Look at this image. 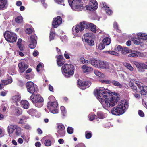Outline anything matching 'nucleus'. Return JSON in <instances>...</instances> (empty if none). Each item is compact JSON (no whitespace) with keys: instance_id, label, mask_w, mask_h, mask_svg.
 Listing matches in <instances>:
<instances>
[{"instance_id":"20e7f679","label":"nucleus","mask_w":147,"mask_h":147,"mask_svg":"<svg viewBox=\"0 0 147 147\" xmlns=\"http://www.w3.org/2000/svg\"><path fill=\"white\" fill-rule=\"evenodd\" d=\"M4 36L5 40L10 43H13L16 41L17 36L14 33L6 31L4 33Z\"/></svg>"},{"instance_id":"69168bd1","label":"nucleus","mask_w":147,"mask_h":147,"mask_svg":"<svg viewBox=\"0 0 147 147\" xmlns=\"http://www.w3.org/2000/svg\"><path fill=\"white\" fill-rule=\"evenodd\" d=\"M123 47H122L119 45H118L117 47V50L118 51H121V52H122V50H123Z\"/></svg>"},{"instance_id":"e2e57ef3","label":"nucleus","mask_w":147,"mask_h":147,"mask_svg":"<svg viewBox=\"0 0 147 147\" xmlns=\"http://www.w3.org/2000/svg\"><path fill=\"white\" fill-rule=\"evenodd\" d=\"M113 27L115 29L117 30H118V26L117 25V23L115 22L113 24Z\"/></svg>"},{"instance_id":"aec40b11","label":"nucleus","mask_w":147,"mask_h":147,"mask_svg":"<svg viewBox=\"0 0 147 147\" xmlns=\"http://www.w3.org/2000/svg\"><path fill=\"white\" fill-rule=\"evenodd\" d=\"M100 6L102 8H104L107 14L110 15L112 13V11L106 5V3L103 2L101 3Z\"/></svg>"},{"instance_id":"b1692460","label":"nucleus","mask_w":147,"mask_h":147,"mask_svg":"<svg viewBox=\"0 0 147 147\" xmlns=\"http://www.w3.org/2000/svg\"><path fill=\"white\" fill-rule=\"evenodd\" d=\"M138 84L135 83V82L134 80H131L129 82V85L132 89L136 91L137 89L136 86H138Z\"/></svg>"},{"instance_id":"6ab92c4d","label":"nucleus","mask_w":147,"mask_h":147,"mask_svg":"<svg viewBox=\"0 0 147 147\" xmlns=\"http://www.w3.org/2000/svg\"><path fill=\"white\" fill-rule=\"evenodd\" d=\"M8 5L7 0H0V10L6 9Z\"/></svg>"},{"instance_id":"37998d69","label":"nucleus","mask_w":147,"mask_h":147,"mask_svg":"<svg viewBox=\"0 0 147 147\" xmlns=\"http://www.w3.org/2000/svg\"><path fill=\"white\" fill-rule=\"evenodd\" d=\"M102 69H108L109 67V64L106 61H103L102 64Z\"/></svg>"},{"instance_id":"393cba45","label":"nucleus","mask_w":147,"mask_h":147,"mask_svg":"<svg viewBox=\"0 0 147 147\" xmlns=\"http://www.w3.org/2000/svg\"><path fill=\"white\" fill-rule=\"evenodd\" d=\"M63 59V57L62 55H59L57 59V63L59 66H61L64 63V62L62 61Z\"/></svg>"},{"instance_id":"6e6552de","label":"nucleus","mask_w":147,"mask_h":147,"mask_svg":"<svg viewBox=\"0 0 147 147\" xmlns=\"http://www.w3.org/2000/svg\"><path fill=\"white\" fill-rule=\"evenodd\" d=\"M98 4L97 2L95 0H90L89 5L86 6L87 10L93 11L97 9Z\"/></svg>"},{"instance_id":"c756f323","label":"nucleus","mask_w":147,"mask_h":147,"mask_svg":"<svg viewBox=\"0 0 147 147\" xmlns=\"http://www.w3.org/2000/svg\"><path fill=\"white\" fill-rule=\"evenodd\" d=\"M15 110L16 114L17 116H19L22 114V109L18 107H15Z\"/></svg>"},{"instance_id":"7c9ffc66","label":"nucleus","mask_w":147,"mask_h":147,"mask_svg":"<svg viewBox=\"0 0 147 147\" xmlns=\"http://www.w3.org/2000/svg\"><path fill=\"white\" fill-rule=\"evenodd\" d=\"M68 1L69 5L71 7L74 4L80 3L81 1V0H68Z\"/></svg>"},{"instance_id":"a18cd8bd","label":"nucleus","mask_w":147,"mask_h":147,"mask_svg":"<svg viewBox=\"0 0 147 147\" xmlns=\"http://www.w3.org/2000/svg\"><path fill=\"white\" fill-rule=\"evenodd\" d=\"M44 144L45 146H49L51 145V141L49 139H46L45 140L44 142Z\"/></svg>"},{"instance_id":"1a4fd4ad","label":"nucleus","mask_w":147,"mask_h":147,"mask_svg":"<svg viewBox=\"0 0 147 147\" xmlns=\"http://www.w3.org/2000/svg\"><path fill=\"white\" fill-rule=\"evenodd\" d=\"M134 64L140 72H143L145 69H147V62L144 64L143 63L134 62Z\"/></svg>"},{"instance_id":"2eb2a0df","label":"nucleus","mask_w":147,"mask_h":147,"mask_svg":"<svg viewBox=\"0 0 147 147\" xmlns=\"http://www.w3.org/2000/svg\"><path fill=\"white\" fill-rule=\"evenodd\" d=\"M81 2L79 3H76L74 4L73 5L71 6V7L72 9L75 11H80L83 10L84 9V6L83 4H79L81 3Z\"/></svg>"},{"instance_id":"ddd939ff","label":"nucleus","mask_w":147,"mask_h":147,"mask_svg":"<svg viewBox=\"0 0 147 147\" xmlns=\"http://www.w3.org/2000/svg\"><path fill=\"white\" fill-rule=\"evenodd\" d=\"M30 43L29 45V47L31 49H34L36 46L37 36L35 35H32L30 37Z\"/></svg>"},{"instance_id":"39448f33","label":"nucleus","mask_w":147,"mask_h":147,"mask_svg":"<svg viewBox=\"0 0 147 147\" xmlns=\"http://www.w3.org/2000/svg\"><path fill=\"white\" fill-rule=\"evenodd\" d=\"M58 105L57 101L49 102L47 105V107L51 112L53 114H56L58 112V110L57 109Z\"/></svg>"},{"instance_id":"2f4dec72","label":"nucleus","mask_w":147,"mask_h":147,"mask_svg":"<svg viewBox=\"0 0 147 147\" xmlns=\"http://www.w3.org/2000/svg\"><path fill=\"white\" fill-rule=\"evenodd\" d=\"M104 53H108L111 55L118 56L119 55L118 53L116 52L111 51H104Z\"/></svg>"},{"instance_id":"0eeeda50","label":"nucleus","mask_w":147,"mask_h":147,"mask_svg":"<svg viewBox=\"0 0 147 147\" xmlns=\"http://www.w3.org/2000/svg\"><path fill=\"white\" fill-rule=\"evenodd\" d=\"M28 91L31 94H33L37 89V86L33 82L29 81L26 83Z\"/></svg>"},{"instance_id":"c03bdc74","label":"nucleus","mask_w":147,"mask_h":147,"mask_svg":"<svg viewBox=\"0 0 147 147\" xmlns=\"http://www.w3.org/2000/svg\"><path fill=\"white\" fill-rule=\"evenodd\" d=\"M15 133L16 135H19L21 132V128L16 125V128L15 129Z\"/></svg>"},{"instance_id":"f257e3e1","label":"nucleus","mask_w":147,"mask_h":147,"mask_svg":"<svg viewBox=\"0 0 147 147\" xmlns=\"http://www.w3.org/2000/svg\"><path fill=\"white\" fill-rule=\"evenodd\" d=\"M107 91L108 90L103 87H99L96 88L94 92L103 108L108 110L110 108L114 106L118 101L119 98L117 95L112 96L109 99L108 98L107 94L109 93Z\"/></svg>"},{"instance_id":"864d4df0","label":"nucleus","mask_w":147,"mask_h":147,"mask_svg":"<svg viewBox=\"0 0 147 147\" xmlns=\"http://www.w3.org/2000/svg\"><path fill=\"white\" fill-rule=\"evenodd\" d=\"M105 45L102 42L100 43L97 46V48L100 50H103L105 48Z\"/></svg>"},{"instance_id":"8fccbe9b","label":"nucleus","mask_w":147,"mask_h":147,"mask_svg":"<svg viewBox=\"0 0 147 147\" xmlns=\"http://www.w3.org/2000/svg\"><path fill=\"white\" fill-rule=\"evenodd\" d=\"M130 51V50L128 48L123 47V49L122 50V53L124 54H126L127 53H129Z\"/></svg>"},{"instance_id":"58836bf2","label":"nucleus","mask_w":147,"mask_h":147,"mask_svg":"<svg viewBox=\"0 0 147 147\" xmlns=\"http://www.w3.org/2000/svg\"><path fill=\"white\" fill-rule=\"evenodd\" d=\"M36 109H31L28 111V113L30 115L33 116L36 113Z\"/></svg>"},{"instance_id":"680f3d73","label":"nucleus","mask_w":147,"mask_h":147,"mask_svg":"<svg viewBox=\"0 0 147 147\" xmlns=\"http://www.w3.org/2000/svg\"><path fill=\"white\" fill-rule=\"evenodd\" d=\"M61 33L62 34V35H60V39L63 42V40L64 39V32L63 31H61Z\"/></svg>"},{"instance_id":"de8ad7c7","label":"nucleus","mask_w":147,"mask_h":147,"mask_svg":"<svg viewBox=\"0 0 147 147\" xmlns=\"http://www.w3.org/2000/svg\"><path fill=\"white\" fill-rule=\"evenodd\" d=\"M100 81L102 83L106 84H110L111 82V81L108 79L105 80H100Z\"/></svg>"},{"instance_id":"6e6d98bb","label":"nucleus","mask_w":147,"mask_h":147,"mask_svg":"<svg viewBox=\"0 0 147 147\" xmlns=\"http://www.w3.org/2000/svg\"><path fill=\"white\" fill-rule=\"evenodd\" d=\"M96 59H92L90 60V63L92 65L96 67Z\"/></svg>"},{"instance_id":"c9c22d12","label":"nucleus","mask_w":147,"mask_h":147,"mask_svg":"<svg viewBox=\"0 0 147 147\" xmlns=\"http://www.w3.org/2000/svg\"><path fill=\"white\" fill-rule=\"evenodd\" d=\"M97 115L98 117L100 119H103L105 117L104 114L101 111L98 112Z\"/></svg>"},{"instance_id":"7ed1b4c3","label":"nucleus","mask_w":147,"mask_h":147,"mask_svg":"<svg viewBox=\"0 0 147 147\" xmlns=\"http://www.w3.org/2000/svg\"><path fill=\"white\" fill-rule=\"evenodd\" d=\"M30 98L36 107L39 108L43 106V99L39 94H32Z\"/></svg>"},{"instance_id":"49530a36","label":"nucleus","mask_w":147,"mask_h":147,"mask_svg":"<svg viewBox=\"0 0 147 147\" xmlns=\"http://www.w3.org/2000/svg\"><path fill=\"white\" fill-rule=\"evenodd\" d=\"M43 67V65L42 63H39L37 66L36 70L37 72H39L41 70Z\"/></svg>"},{"instance_id":"603ef678","label":"nucleus","mask_w":147,"mask_h":147,"mask_svg":"<svg viewBox=\"0 0 147 147\" xmlns=\"http://www.w3.org/2000/svg\"><path fill=\"white\" fill-rule=\"evenodd\" d=\"M96 115L93 113H91L88 115L89 119L90 121H92L95 118Z\"/></svg>"},{"instance_id":"3c124183","label":"nucleus","mask_w":147,"mask_h":147,"mask_svg":"<svg viewBox=\"0 0 147 147\" xmlns=\"http://www.w3.org/2000/svg\"><path fill=\"white\" fill-rule=\"evenodd\" d=\"M55 35V32L53 31H51L50 32L49 36L50 40H51L54 39V38Z\"/></svg>"},{"instance_id":"473e14b6","label":"nucleus","mask_w":147,"mask_h":147,"mask_svg":"<svg viewBox=\"0 0 147 147\" xmlns=\"http://www.w3.org/2000/svg\"><path fill=\"white\" fill-rule=\"evenodd\" d=\"M102 42L105 45H109L111 42L110 39L108 37H106L103 40Z\"/></svg>"},{"instance_id":"f704fd0d","label":"nucleus","mask_w":147,"mask_h":147,"mask_svg":"<svg viewBox=\"0 0 147 147\" xmlns=\"http://www.w3.org/2000/svg\"><path fill=\"white\" fill-rule=\"evenodd\" d=\"M77 25H78L79 26V28L80 29L81 27H83L84 30L85 28V27L86 28V22L85 21H83L82 22H80L79 24Z\"/></svg>"},{"instance_id":"4be33fe9","label":"nucleus","mask_w":147,"mask_h":147,"mask_svg":"<svg viewBox=\"0 0 147 147\" xmlns=\"http://www.w3.org/2000/svg\"><path fill=\"white\" fill-rule=\"evenodd\" d=\"M90 28V30L95 33L96 31V26L92 23H87L86 29Z\"/></svg>"},{"instance_id":"e433bc0d","label":"nucleus","mask_w":147,"mask_h":147,"mask_svg":"<svg viewBox=\"0 0 147 147\" xmlns=\"http://www.w3.org/2000/svg\"><path fill=\"white\" fill-rule=\"evenodd\" d=\"M80 61L82 63V64L85 65L88 64L90 62L89 61L87 60H85L83 57L80 58Z\"/></svg>"},{"instance_id":"5fc2aeb1","label":"nucleus","mask_w":147,"mask_h":147,"mask_svg":"<svg viewBox=\"0 0 147 147\" xmlns=\"http://www.w3.org/2000/svg\"><path fill=\"white\" fill-rule=\"evenodd\" d=\"M67 131L68 133L69 134H72L73 133L74 129L72 128L69 127L67 128Z\"/></svg>"},{"instance_id":"dca6fc26","label":"nucleus","mask_w":147,"mask_h":147,"mask_svg":"<svg viewBox=\"0 0 147 147\" xmlns=\"http://www.w3.org/2000/svg\"><path fill=\"white\" fill-rule=\"evenodd\" d=\"M16 125L13 124H10L7 127V131L10 136H11L16 128Z\"/></svg>"},{"instance_id":"a211bd4d","label":"nucleus","mask_w":147,"mask_h":147,"mask_svg":"<svg viewBox=\"0 0 147 147\" xmlns=\"http://www.w3.org/2000/svg\"><path fill=\"white\" fill-rule=\"evenodd\" d=\"M82 72L84 73H89L93 71V68L86 65H83L81 67Z\"/></svg>"},{"instance_id":"4c0bfd02","label":"nucleus","mask_w":147,"mask_h":147,"mask_svg":"<svg viewBox=\"0 0 147 147\" xmlns=\"http://www.w3.org/2000/svg\"><path fill=\"white\" fill-rule=\"evenodd\" d=\"M111 83H112L114 85L118 86L119 88H121L122 86V84L118 81L115 80H113L111 81Z\"/></svg>"},{"instance_id":"bb28decb","label":"nucleus","mask_w":147,"mask_h":147,"mask_svg":"<svg viewBox=\"0 0 147 147\" xmlns=\"http://www.w3.org/2000/svg\"><path fill=\"white\" fill-rule=\"evenodd\" d=\"M20 104L21 106L24 109H28L29 106V104L28 102L25 100H22L21 101Z\"/></svg>"},{"instance_id":"338daca9","label":"nucleus","mask_w":147,"mask_h":147,"mask_svg":"<svg viewBox=\"0 0 147 147\" xmlns=\"http://www.w3.org/2000/svg\"><path fill=\"white\" fill-rule=\"evenodd\" d=\"M65 58L67 59L70 58L69 55L68 54L66 51H65Z\"/></svg>"},{"instance_id":"774afa93","label":"nucleus","mask_w":147,"mask_h":147,"mask_svg":"<svg viewBox=\"0 0 147 147\" xmlns=\"http://www.w3.org/2000/svg\"><path fill=\"white\" fill-rule=\"evenodd\" d=\"M19 49L21 51H22L24 49V47L22 44L18 45Z\"/></svg>"},{"instance_id":"9d476101","label":"nucleus","mask_w":147,"mask_h":147,"mask_svg":"<svg viewBox=\"0 0 147 147\" xmlns=\"http://www.w3.org/2000/svg\"><path fill=\"white\" fill-rule=\"evenodd\" d=\"M78 84L80 88L82 90L89 87L91 84V82L88 81L82 82L81 80H78Z\"/></svg>"},{"instance_id":"f8f14e48","label":"nucleus","mask_w":147,"mask_h":147,"mask_svg":"<svg viewBox=\"0 0 147 147\" xmlns=\"http://www.w3.org/2000/svg\"><path fill=\"white\" fill-rule=\"evenodd\" d=\"M138 88H137L136 92H140L142 95H145L147 92V86L139 84L138 85Z\"/></svg>"},{"instance_id":"f3484780","label":"nucleus","mask_w":147,"mask_h":147,"mask_svg":"<svg viewBox=\"0 0 147 147\" xmlns=\"http://www.w3.org/2000/svg\"><path fill=\"white\" fill-rule=\"evenodd\" d=\"M19 72L20 73H23L27 68L28 66L24 62H21L18 64Z\"/></svg>"},{"instance_id":"4d7b16f0","label":"nucleus","mask_w":147,"mask_h":147,"mask_svg":"<svg viewBox=\"0 0 147 147\" xmlns=\"http://www.w3.org/2000/svg\"><path fill=\"white\" fill-rule=\"evenodd\" d=\"M103 63V61H100L98 63V64L97 65V67L100 68L102 69V64Z\"/></svg>"},{"instance_id":"052dcab7","label":"nucleus","mask_w":147,"mask_h":147,"mask_svg":"<svg viewBox=\"0 0 147 147\" xmlns=\"http://www.w3.org/2000/svg\"><path fill=\"white\" fill-rule=\"evenodd\" d=\"M49 99L50 100V102H53L55 101V98L53 96H51L49 97Z\"/></svg>"},{"instance_id":"a19ab883","label":"nucleus","mask_w":147,"mask_h":147,"mask_svg":"<svg viewBox=\"0 0 147 147\" xmlns=\"http://www.w3.org/2000/svg\"><path fill=\"white\" fill-rule=\"evenodd\" d=\"M15 20L17 23H21L23 21L22 17L21 16H18L15 18Z\"/></svg>"},{"instance_id":"bf43d9fd","label":"nucleus","mask_w":147,"mask_h":147,"mask_svg":"<svg viewBox=\"0 0 147 147\" xmlns=\"http://www.w3.org/2000/svg\"><path fill=\"white\" fill-rule=\"evenodd\" d=\"M32 30L30 28H27L25 31L28 34H30L32 32Z\"/></svg>"},{"instance_id":"4468645a","label":"nucleus","mask_w":147,"mask_h":147,"mask_svg":"<svg viewBox=\"0 0 147 147\" xmlns=\"http://www.w3.org/2000/svg\"><path fill=\"white\" fill-rule=\"evenodd\" d=\"M62 18L60 16H59L56 18L54 19L53 22L52 24V26L54 28H56L60 25L62 23Z\"/></svg>"},{"instance_id":"ea45409f","label":"nucleus","mask_w":147,"mask_h":147,"mask_svg":"<svg viewBox=\"0 0 147 147\" xmlns=\"http://www.w3.org/2000/svg\"><path fill=\"white\" fill-rule=\"evenodd\" d=\"M85 136L86 138L90 139L92 136V134L90 131H86L85 132Z\"/></svg>"},{"instance_id":"c85d7f7f","label":"nucleus","mask_w":147,"mask_h":147,"mask_svg":"<svg viewBox=\"0 0 147 147\" xmlns=\"http://www.w3.org/2000/svg\"><path fill=\"white\" fill-rule=\"evenodd\" d=\"M12 100L13 102L18 103L21 99V96L20 95H16L13 97Z\"/></svg>"},{"instance_id":"cd10ccee","label":"nucleus","mask_w":147,"mask_h":147,"mask_svg":"<svg viewBox=\"0 0 147 147\" xmlns=\"http://www.w3.org/2000/svg\"><path fill=\"white\" fill-rule=\"evenodd\" d=\"M12 82V79L1 81V83L3 85H6L11 83Z\"/></svg>"},{"instance_id":"423d86ee","label":"nucleus","mask_w":147,"mask_h":147,"mask_svg":"<svg viewBox=\"0 0 147 147\" xmlns=\"http://www.w3.org/2000/svg\"><path fill=\"white\" fill-rule=\"evenodd\" d=\"M74 66L71 64H65V77H69L74 73Z\"/></svg>"},{"instance_id":"a878e982","label":"nucleus","mask_w":147,"mask_h":147,"mask_svg":"<svg viewBox=\"0 0 147 147\" xmlns=\"http://www.w3.org/2000/svg\"><path fill=\"white\" fill-rule=\"evenodd\" d=\"M138 40H146L147 39V34L142 33H139L137 34Z\"/></svg>"},{"instance_id":"9b49d317","label":"nucleus","mask_w":147,"mask_h":147,"mask_svg":"<svg viewBox=\"0 0 147 147\" xmlns=\"http://www.w3.org/2000/svg\"><path fill=\"white\" fill-rule=\"evenodd\" d=\"M85 41L90 46L93 45L94 44V41L92 40V38L90 33H86L84 35Z\"/></svg>"},{"instance_id":"5701e85b","label":"nucleus","mask_w":147,"mask_h":147,"mask_svg":"<svg viewBox=\"0 0 147 147\" xmlns=\"http://www.w3.org/2000/svg\"><path fill=\"white\" fill-rule=\"evenodd\" d=\"M57 125L58 127V133L61 135L62 132H64V126L63 124L61 123H57Z\"/></svg>"},{"instance_id":"f03ea898","label":"nucleus","mask_w":147,"mask_h":147,"mask_svg":"<svg viewBox=\"0 0 147 147\" xmlns=\"http://www.w3.org/2000/svg\"><path fill=\"white\" fill-rule=\"evenodd\" d=\"M128 106V102L125 100H123L119 102L116 107L113 108L111 113L114 115H120L125 112Z\"/></svg>"},{"instance_id":"13d9d810","label":"nucleus","mask_w":147,"mask_h":147,"mask_svg":"<svg viewBox=\"0 0 147 147\" xmlns=\"http://www.w3.org/2000/svg\"><path fill=\"white\" fill-rule=\"evenodd\" d=\"M60 109L61 111V113L63 118L64 115V107L63 106H61L60 107Z\"/></svg>"},{"instance_id":"412c9836","label":"nucleus","mask_w":147,"mask_h":147,"mask_svg":"<svg viewBox=\"0 0 147 147\" xmlns=\"http://www.w3.org/2000/svg\"><path fill=\"white\" fill-rule=\"evenodd\" d=\"M79 26L78 25H76V26H74L72 28L73 34L74 35H76V34L81 32L83 30V27H81L80 29H79Z\"/></svg>"},{"instance_id":"09e8293b","label":"nucleus","mask_w":147,"mask_h":147,"mask_svg":"<svg viewBox=\"0 0 147 147\" xmlns=\"http://www.w3.org/2000/svg\"><path fill=\"white\" fill-rule=\"evenodd\" d=\"M140 53L136 52V53H133L129 54L128 55L129 57H136L140 55Z\"/></svg>"},{"instance_id":"79ce46f5","label":"nucleus","mask_w":147,"mask_h":147,"mask_svg":"<svg viewBox=\"0 0 147 147\" xmlns=\"http://www.w3.org/2000/svg\"><path fill=\"white\" fill-rule=\"evenodd\" d=\"M94 73L96 75L99 77H103L104 76L103 74L97 70H94Z\"/></svg>"},{"instance_id":"0e129e2a","label":"nucleus","mask_w":147,"mask_h":147,"mask_svg":"<svg viewBox=\"0 0 147 147\" xmlns=\"http://www.w3.org/2000/svg\"><path fill=\"white\" fill-rule=\"evenodd\" d=\"M138 113L139 116L141 117H143L144 116V113L141 110H139L138 111Z\"/></svg>"},{"instance_id":"72a5a7b5","label":"nucleus","mask_w":147,"mask_h":147,"mask_svg":"<svg viewBox=\"0 0 147 147\" xmlns=\"http://www.w3.org/2000/svg\"><path fill=\"white\" fill-rule=\"evenodd\" d=\"M123 65L131 71H132L134 70L133 67L130 64L125 63H123Z\"/></svg>"}]
</instances>
